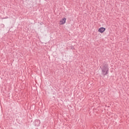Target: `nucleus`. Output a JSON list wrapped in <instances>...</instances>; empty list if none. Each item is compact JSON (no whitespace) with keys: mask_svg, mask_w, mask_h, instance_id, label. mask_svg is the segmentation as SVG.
<instances>
[{"mask_svg":"<svg viewBox=\"0 0 129 129\" xmlns=\"http://www.w3.org/2000/svg\"><path fill=\"white\" fill-rule=\"evenodd\" d=\"M3 27H5V25L3 24Z\"/></svg>","mask_w":129,"mask_h":129,"instance_id":"nucleus-5","label":"nucleus"},{"mask_svg":"<svg viewBox=\"0 0 129 129\" xmlns=\"http://www.w3.org/2000/svg\"><path fill=\"white\" fill-rule=\"evenodd\" d=\"M40 120H36L34 122V124L35 126H39L40 125Z\"/></svg>","mask_w":129,"mask_h":129,"instance_id":"nucleus-3","label":"nucleus"},{"mask_svg":"<svg viewBox=\"0 0 129 129\" xmlns=\"http://www.w3.org/2000/svg\"><path fill=\"white\" fill-rule=\"evenodd\" d=\"M66 23V18H64L62 19V20L60 21L59 25H64Z\"/></svg>","mask_w":129,"mask_h":129,"instance_id":"nucleus-2","label":"nucleus"},{"mask_svg":"<svg viewBox=\"0 0 129 129\" xmlns=\"http://www.w3.org/2000/svg\"><path fill=\"white\" fill-rule=\"evenodd\" d=\"M101 70L103 76H105V75L108 74V71H109V69L108 68V64H104L101 68Z\"/></svg>","mask_w":129,"mask_h":129,"instance_id":"nucleus-1","label":"nucleus"},{"mask_svg":"<svg viewBox=\"0 0 129 129\" xmlns=\"http://www.w3.org/2000/svg\"><path fill=\"white\" fill-rule=\"evenodd\" d=\"M104 31H105V28L103 27H101L98 30V32H99L100 33H103Z\"/></svg>","mask_w":129,"mask_h":129,"instance_id":"nucleus-4","label":"nucleus"}]
</instances>
